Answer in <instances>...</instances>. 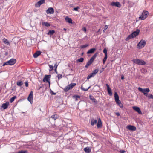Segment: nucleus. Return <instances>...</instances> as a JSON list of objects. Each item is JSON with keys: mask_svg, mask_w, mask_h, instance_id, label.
<instances>
[{"mask_svg": "<svg viewBox=\"0 0 153 153\" xmlns=\"http://www.w3.org/2000/svg\"><path fill=\"white\" fill-rule=\"evenodd\" d=\"M59 116L57 114H54L52 115L50 118L49 120L50 124L49 126L50 127H53V128L55 127V120L58 118Z\"/></svg>", "mask_w": 153, "mask_h": 153, "instance_id": "1", "label": "nucleus"}, {"mask_svg": "<svg viewBox=\"0 0 153 153\" xmlns=\"http://www.w3.org/2000/svg\"><path fill=\"white\" fill-rule=\"evenodd\" d=\"M133 62L138 65H145L146 63L144 60L140 59H134L132 60Z\"/></svg>", "mask_w": 153, "mask_h": 153, "instance_id": "2", "label": "nucleus"}, {"mask_svg": "<svg viewBox=\"0 0 153 153\" xmlns=\"http://www.w3.org/2000/svg\"><path fill=\"white\" fill-rule=\"evenodd\" d=\"M76 85V84L75 83H71L64 88V91L65 92H67L69 90L72 89Z\"/></svg>", "mask_w": 153, "mask_h": 153, "instance_id": "3", "label": "nucleus"}, {"mask_svg": "<svg viewBox=\"0 0 153 153\" xmlns=\"http://www.w3.org/2000/svg\"><path fill=\"white\" fill-rule=\"evenodd\" d=\"M146 43L145 41L142 39L138 43L137 45V47L139 49L143 48L146 45Z\"/></svg>", "mask_w": 153, "mask_h": 153, "instance_id": "4", "label": "nucleus"}, {"mask_svg": "<svg viewBox=\"0 0 153 153\" xmlns=\"http://www.w3.org/2000/svg\"><path fill=\"white\" fill-rule=\"evenodd\" d=\"M138 90L140 91L143 93V94L145 93H148L150 91V90L149 88H142L141 87H139L138 88Z\"/></svg>", "mask_w": 153, "mask_h": 153, "instance_id": "5", "label": "nucleus"}, {"mask_svg": "<svg viewBox=\"0 0 153 153\" xmlns=\"http://www.w3.org/2000/svg\"><path fill=\"white\" fill-rule=\"evenodd\" d=\"M110 5L113 6H115L118 8H120L121 5L119 2H112L110 3Z\"/></svg>", "mask_w": 153, "mask_h": 153, "instance_id": "6", "label": "nucleus"}, {"mask_svg": "<svg viewBox=\"0 0 153 153\" xmlns=\"http://www.w3.org/2000/svg\"><path fill=\"white\" fill-rule=\"evenodd\" d=\"M51 75H46L45 76V77L43 79V82H45L46 81L48 82L49 84L50 83V78L51 76Z\"/></svg>", "mask_w": 153, "mask_h": 153, "instance_id": "7", "label": "nucleus"}, {"mask_svg": "<svg viewBox=\"0 0 153 153\" xmlns=\"http://www.w3.org/2000/svg\"><path fill=\"white\" fill-rule=\"evenodd\" d=\"M33 92L32 91H31L27 98L28 100L31 103H32V102H33Z\"/></svg>", "mask_w": 153, "mask_h": 153, "instance_id": "8", "label": "nucleus"}, {"mask_svg": "<svg viewBox=\"0 0 153 153\" xmlns=\"http://www.w3.org/2000/svg\"><path fill=\"white\" fill-rule=\"evenodd\" d=\"M45 0H40L37 2L35 4V6L36 7H39L41 5L45 3Z\"/></svg>", "mask_w": 153, "mask_h": 153, "instance_id": "9", "label": "nucleus"}, {"mask_svg": "<svg viewBox=\"0 0 153 153\" xmlns=\"http://www.w3.org/2000/svg\"><path fill=\"white\" fill-rule=\"evenodd\" d=\"M46 13L47 14H53L54 13V10L53 7H49L47 10Z\"/></svg>", "mask_w": 153, "mask_h": 153, "instance_id": "10", "label": "nucleus"}, {"mask_svg": "<svg viewBox=\"0 0 153 153\" xmlns=\"http://www.w3.org/2000/svg\"><path fill=\"white\" fill-rule=\"evenodd\" d=\"M132 108L134 110L137 111L139 114H142L140 108L139 107L135 106L133 107Z\"/></svg>", "mask_w": 153, "mask_h": 153, "instance_id": "11", "label": "nucleus"}, {"mask_svg": "<svg viewBox=\"0 0 153 153\" xmlns=\"http://www.w3.org/2000/svg\"><path fill=\"white\" fill-rule=\"evenodd\" d=\"M106 86L107 87V91L110 96H112V92L111 89L109 85L108 84H106Z\"/></svg>", "mask_w": 153, "mask_h": 153, "instance_id": "12", "label": "nucleus"}, {"mask_svg": "<svg viewBox=\"0 0 153 153\" xmlns=\"http://www.w3.org/2000/svg\"><path fill=\"white\" fill-rule=\"evenodd\" d=\"M89 98L92 101V102L94 103L95 105L97 104L98 103V102L91 95H89Z\"/></svg>", "mask_w": 153, "mask_h": 153, "instance_id": "13", "label": "nucleus"}, {"mask_svg": "<svg viewBox=\"0 0 153 153\" xmlns=\"http://www.w3.org/2000/svg\"><path fill=\"white\" fill-rule=\"evenodd\" d=\"M127 128L132 131H134L136 130V127L135 126L131 125L127 126Z\"/></svg>", "mask_w": 153, "mask_h": 153, "instance_id": "14", "label": "nucleus"}, {"mask_svg": "<svg viewBox=\"0 0 153 153\" xmlns=\"http://www.w3.org/2000/svg\"><path fill=\"white\" fill-rule=\"evenodd\" d=\"M16 60L14 59H12L8 60L10 65H14L16 62Z\"/></svg>", "mask_w": 153, "mask_h": 153, "instance_id": "15", "label": "nucleus"}, {"mask_svg": "<svg viewBox=\"0 0 153 153\" xmlns=\"http://www.w3.org/2000/svg\"><path fill=\"white\" fill-rule=\"evenodd\" d=\"M65 20L68 23L70 24H73L72 19L71 18L69 17L68 16H66L65 17Z\"/></svg>", "mask_w": 153, "mask_h": 153, "instance_id": "16", "label": "nucleus"}, {"mask_svg": "<svg viewBox=\"0 0 153 153\" xmlns=\"http://www.w3.org/2000/svg\"><path fill=\"white\" fill-rule=\"evenodd\" d=\"M41 54V52L40 51H36L33 55V56L34 58H37Z\"/></svg>", "mask_w": 153, "mask_h": 153, "instance_id": "17", "label": "nucleus"}, {"mask_svg": "<svg viewBox=\"0 0 153 153\" xmlns=\"http://www.w3.org/2000/svg\"><path fill=\"white\" fill-rule=\"evenodd\" d=\"M9 104V102H7L5 103L2 104V107L4 109H5L7 108Z\"/></svg>", "mask_w": 153, "mask_h": 153, "instance_id": "18", "label": "nucleus"}, {"mask_svg": "<svg viewBox=\"0 0 153 153\" xmlns=\"http://www.w3.org/2000/svg\"><path fill=\"white\" fill-rule=\"evenodd\" d=\"M114 99L115 102L120 100L119 96L116 92H115L114 94Z\"/></svg>", "mask_w": 153, "mask_h": 153, "instance_id": "19", "label": "nucleus"}, {"mask_svg": "<svg viewBox=\"0 0 153 153\" xmlns=\"http://www.w3.org/2000/svg\"><path fill=\"white\" fill-rule=\"evenodd\" d=\"M102 123L101 120L100 118L98 119V122L97 123V126L98 128H101L102 127Z\"/></svg>", "mask_w": 153, "mask_h": 153, "instance_id": "20", "label": "nucleus"}, {"mask_svg": "<svg viewBox=\"0 0 153 153\" xmlns=\"http://www.w3.org/2000/svg\"><path fill=\"white\" fill-rule=\"evenodd\" d=\"M41 133H43L44 134H51L49 132V131L46 128L43 129L40 131Z\"/></svg>", "mask_w": 153, "mask_h": 153, "instance_id": "21", "label": "nucleus"}, {"mask_svg": "<svg viewBox=\"0 0 153 153\" xmlns=\"http://www.w3.org/2000/svg\"><path fill=\"white\" fill-rule=\"evenodd\" d=\"M91 148L89 147H87L84 149V150L86 153H89L91 151Z\"/></svg>", "mask_w": 153, "mask_h": 153, "instance_id": "22", "label": "nucleus"}, {"mask_svg": "<svg viewBox=\"0 0 153 153\" xmlns=\"http://www.w3.org/2000/svg\"><path fill=\"white\" fill-rule=\"evenodd\" d=\"M140 30L139 29H137L135 31L133 32L132 33L134 36V37H136L139 33Z\"/></svg>", "mask_w": 153, "mask_h": 153, "instance_id": "23", "label": "nucleus"}, {"mask_svg": "<svg viewBox=\"0 0 153 153\" xmlns=\"http://www.w3.org/2000/svg\"><path fill=\"white\" fill-rule=\"evenodd\" d=\"M96 49L95 48H92L89 50L87 52V53L88 54H92L94 53L95 50Z\"/></svg>", "mask_w": 153, "mask_h": 153, "instance_id": "24", "label": "nucleus"}, {"mask_svg": "<svg viewBox=\"0 0 153 153\" xmlns=\"http://www.w3.org/2000/svg\"><path fill=\"white\" fill-rule=\"evenodd\" d=\"M93 61L91 60V59L85 65V67L86 68H88V67L91 65V64L93 63Z\"/></svg>", "mask_w": 153, "mask_h": 153, "instance_id": "25", "label": "nucleus"}, {"mask_svg": "<svg viewBox=\"0 0 153 153\" xmlns=\"http://www.w3.org/2000/svg\"><path fill=\"white\" fill-rule=\"evenodd\" d=\"M134 38V36L132 33L131 34L129 35L126 38V40L128 41L131 38Z\"/></svg>", "mask_w": 153, "mask_h": 153, "instance_id": "26", "label": "nucleus"}, {"mask_svg": "<svg viewBox=\"0 0 153 153\" xmlns=\"http://www.w3.org/2000/svg\"><path fill=\"white\" fill-rule=\"evenodd\" d=\"M116 104L121 108L123 107V104L121 103V102L119 100L116 102Z\"/></svg>", "mask_w": 153, "mask_h": 153, "instance_id": "27", "label": "nucleus"}, {"mask_svg": "<svg viewBox=\"0 0 153 153\" xmlns=\"http://www.w3.org/2000/svg\"><path fill=\"white\" fill-rule=\"evenodd\" d=\"M98 54V52H97L95 53V54L92 56V57L90 59L94 61V59L96 58Z\"/></svg>", "mask_w": 153, "mask_h": 153, "instance_id": "28", "label": "nucleus"}, {"mask_svg": "<svg viewBox=\"0 0 153 153\" xmlns=\"http://www.w3.org/2000/svg\"><path fill=\"white\" fill-rule=\"evenodd\" d=\"M97 123V120L96 119H92L91 120V124L92 126L94 125L95 124H96Z\"/></svg>", "mask_w": 153, "mask_h": 153, "instance_id": "29", "label": "nucleus"}, {"mask_svg": "<svg viewBox=\"0 0 153 153\" xmlns=\"http://www.w3.org/2000/svg\"><path fill=\"white\" fill-rule=\"evenodd\" d=\"M3 41L4 43L7 45H10V42L7 39L4 38L3 39Z\"/></svg>", "mask_w": 153, "mask_h": 153, "instance_id": "30", "label": "nucleus"}, {"mask_svg": "<svg viewBox=\"0 0 153 153\" xmlns=\"http://www.w3.org/2000/svg\"><path fill=\"white\" fill-rule=\"evenodd\" d=\"M80 96L78 95H74L73 96V99H75V101H77L78 100V98H80Z\"/></svg>", "mask_w": 153, "mask_h": 153, "instance_id": "31", "label": "nucleus"}, {"mask_svg": "<svg viewBox=\"0 0 153 153\" xmlns=\"http://www.w3.org/2000/svg\"><path fill=\"white\" fill-rule=\"evenodd\" d=\"M55 33V31L53 30H50L48 31L47 34L48 35L51 36V35Z\"/></svg>", "mask_w": 153, "mask_h": 153, "instance_id": "32", "label": "nucleus"}, {"mask_svg": "<svg viewBox=\"0 0 153 153\" xmlns=\"http://www.w3.org/2000/svg\"><path fill=\"white\" fill-rule=\"evenodd\" d=\"M84 59L83 57H81L79 59H78L76 60V62L77 63L82 62L84 61Z\"/></svg>", "mask_w": 153, "mask_h": 153, "instance_id": "33", "label": "nucleus"}, {"mask_svg": "<svg viewBox=\"0 0 153 153\" xmlns=\"http://www.w3.org/2000/svg\"><path fill=\"white\" fill-rule=\"evenodd\" d=\"M42 25L47 27H48L50 26V24L47 22H43L42 23Z\"/></svg>", "mask_w": 153, "mask_h": 153, "instance_id": "34", "label": "nucleus"}, {"mask_svg": "<svg viewBox=\"0 0 153 153\" xmlns=\"http://www.w3.org/2000/svg\"><path fill=\"white\" fill-rule=\"evenodd\" d=\"M95 75H94L92 73H90L87 76V79H89L90 78H91V77H93Z\"/></svg>", "mask_w": 153, "mask_h": 153, "instance_id": "35", "label": "nucleus"}, {"mask_svg": "<svg viewBox=\"0 0 153 153\" xmlns=\"http://www.w3.org/2000/svg\"><path fill=\"white\" fill-rule=\"evenodd\" d=\"M16 98V96H14L12 98H11L10 100V102H12L15 100V99Z\"/></svg>", "mask_w": 153, "mask_h": 153, "instance_id": "36", "label": "nucleus"}, {"mask_svg": "<svg viewBox=\"0 0 153 153\" xmlns=\"http://www.w3.org/2000/svg\"><path fill=\"white\" fill-rule=\"evenodd\" d=\"M142 13L146 17V18L148 16V12L147 11H144Z\"/></svg>", "mask_w": 153, "mask_h": 153, "instance_id": "37", "label": "nucleus"}, {"mask_svg": "<svg viewBox=\"0 0 153 153\" xmlns=\"http://www.w3.org/2000/svg\"><path fill=\"white\" fill-rule=\"evenodd\" d=\"M139 18L140 19L143 20H144L146 18L142 13L141 15L139 17Z\"/></svg>", "mask_w": 153, "mask_h": 153, "instance_id": "38", "label": "nucleus"}, {"mask_svg": "<svg viewBox=\"0 0 153 153\" xmlns=\"http://www.w3.org/2000/svg\"><path fill=\"white\" fill-rule=\"evenodd\" d=\"M23 82L22 81H19L17 82L16 84L18 86H21L23 84Z\"/></svg>", "mask_w": 153, "mask_h": 153, "instance_id": "39", "label": "nucleus"}, {"mask_svg": "<svg viewBox=\"0 0 153 153\" xmlns=\"http://www.w3.org/2000/svg\"><path fill=\"white\" fill-rule=\"evenodd\" d=\"M91 87V86H89L87 88H84L82 86L81 87V89L84 91H87L88 89H89Z\"/></svg>", "mask_w": 153, "mask_h": 153, "instance_id": "40", "label": "nucleus"}, {"mask_svg": "<svg viewBox=\"0 0 153 153\" xmlns=\"http://www.w3.org/2000/svg\"><path fill=\"white\" fill-rule=\"evenodd\" d=\"M99 69L98 68L95 69L92 72L94 75H95L96 74H97L98 71Z\"/></svg>", "mask_w": 153, "mask_h": 153, "instance_id": "41", "label": "nucleus"}, {"mask_svg": "<svg viewBox=\"0 0 153 153\" xmlns=\"http://www.w3.org/2000/svg\"><path fill=\"white\" fill-rule=\"evenodd\" d=\"M27 151L26 150H22L19 151L17 153H27Z\"/></svg>", "mask_w": 153, "mask_h": 153, "instance_id": "42", "label": "nucleus"}, {"mask_svg": "<svg viewBox=\"0 0 153 153\" xmlns=\"http://www.w3.org/2000/svg\"><path fill=\"white\" fill-rule=\"evenodd\" d=\"M89 46V45L88 44H86L85 45H83L81 46V48H86V47L88 46Z\"/></svg>", "mask_w": 153, "mask_h": 153, "instance_id": "43", "label": "nucleus"}, {"mask_svg": "<svg viewBox=\"0 0 153 153\" xmlns=\"http://www.w3.org/2000/svg\"><path fill=\"white\" fill-rule=\"evenodd\" d=\"M49 66L50 68V69H49V71H52L53 69V66L52 65H49Z\"/></svg>", "mask_w": 153, "mask_h": 153, "instance_id": "44", "label": "nucleus"}, {"mask_svg": "<svg viewBox=\"0 0 153 153\" xmlns=\"http://www.w3.org/2000/svg\"><path fill=\"white\" fill-rule=\"evenodd\" d=\"M5 65H10L8 61L4 63L3 64V66H4Z\"/></svg>", "mask_w": 153, "mask_h": 153, "instance_id": "45", "label": "nucleus"}, {"mask_svg": "<svg viewBox=\"0 0 153 153\" xmlns=\"http://www.w3.org/2000/svg\"><path fill=\"white\" fill-rule=\"evenodd\" d=\"M103 52L104 53L105 55L107 54V50L106 48H105L103 49Z\"/></svg>", "mask_w": 153, "mask_h": 153, "instance_id": "46", "label": "nucleus"}, {"mask_svg": "<svg viewBox=\"0 0 153 153\" xmlns=\"http://www.w3.org/2000/svg\"><path fill=\"white\" fill-rule=\"evenodd\" d=\"M80 8V7H74L73 8L74 10L75 11H78V10Z\"/></svg>", "mask_w": 153, "mask_h": 153, "instance_id": "47", "label": "nucleus"}, {"mask_svg": "<svg viewBox=\"0 0 153 153\" xmlns=\"http://www.w3.org/2000/svg\"><path fill=\"white\" fill-rule=\"evenodd\" d=\"M50 94L51 95H55L56 94V93H54L52 91L51 89L50 90Z\"/></svg>", "mask_w": 153, "mask_h": 153, "instance_id": "48", "label": "nucleus"}, {"mask_svg": "<svg viewBox=\"0 0 153 153\" xmlns=\"http://www.w3.org/2000/svg\"><path fill=\"white\" fill-rule=\"evenodd\" d=\"M148 97L149 99H153V95L152 94H149L148 95Z\"/></svg>", "mask_w": 153, "mask_h": 153, "instance_id": "49", "label": "nucleus"}, {"mask_svg": "<svg viewBox=\"0 0 153 153\" xmlns=\"http://www.w3.org/2000/svg\"><path fill=\"white\" fill-rule=\"evenodd\" d=\"M57 77L58 78V79H59L60 78H62V75L61 74H59L57 75Z\"/></svg>", "mask_w": 153, "mask_h": 153, "instance_id": "50", "label": "nucleus"}, {"mask_svg": "<svg viewBox=\"0 0 153 153\" xmlns=\"http://www.w3.org/2000/svg\"><path fill=\"white\" fill-rule=\"evenodd\" d=\"M25 85L26 87H27L28 86V82L27 81L25 82Z\"/></svg>", "mask_w": 153, "mask_h": 153, "instance_id": "51", "label": "nucleus"}, {"mask_svg": "<svg viewBox=\"0 0 153 153\" xmlns=\"http://www.w3.org/2000/svg\"><path fill=\"white\" fill-rule=\"evenodd\" d=\"M82 30L84 31L85 32H86V27H84L82 29Z\"/></svg>", "mask_w": 153, "mask_h": 153, "instance_id": "52", "label": "nucleus"}, {"mask_svg": "<svg viewBox=\"0 0 153 153\" xmlns=\"http://www.w3.org/2000/svg\"><path fill=\"white\" fill-rule=\"evenodd\" d=\"M58 65H57V63L56 62V64H55L54 67L55 68H57Z\"/></svg>", "mask_w": 153, "mask_h": 153, "instance_id": "53", "label": "nucleus"}, {"mask_svg": "<svg viewBox=\"0 0 153 153\" xmlns=\"http://www.w3.org/2000/svg\"><path fill=\"white\" fill-rule=\"evenodd\" d=\"M108 25H105V27H104L105 30H106L108 28Z\"/></svg>", "mask_w": 153, "mask_h": 153, "instance_id": "54", "label": "nucleus"}, {"mask_svg": "<svg viewBox=\"0 0 153 153\" xmlns=\"http://www.w3.org/2000/svg\"><path fill=\"white\" fill-rule=\"evenodd\" d=\"M120 152L121 153H125V151L124 150H120Z\"/></svg>", "mask_w": 153, "mask_h": 153, "instance_id": "55", "label": "nucleus"}, {"mask_svg": "<svg viewBox=\"0 0 153 153\" xmlns=\"http://www.w3.org/2000/svg\"><path fill=\"white\" fill-rule=\"evenodd\" d=\"M144 95L146 96L147 97H148L149 95H148V93H145L144 94Z\"/></svg>", "mask_w": 153, "mask_h": 153, "instance_id": "56", "label": "nucleus"}, {"mask_svg": "<svg viewBox=\"0 0 153 153\" xmlns=\"http://www.w3.org/2000/svg\"><path fill=\"white\" fill-rule=\"evenodd\" d=\"M107 54L105 55V57H104V59L107 60Z\"/></svg>", "mask_w": 153, "mask_h": 153, "instance_id": "57", "label": "nucleus"}, {"mask_svg": "<svg viewBox=\"0 0 153 153\" xmlns=\"http://www.w3.org/2000/svg\"><path fill=\"white\" fill-rule=\"evenodd\" d=\"M115 114L117 116H120V114L119 112H116L115 113Z\"/></svg>", "mask_w": 153, "mask_h": 153, "instance_id": "58", "label": "nucleus"}, {"mask_svg": "<svg viewBox=\"0 0 153 153\" xmlns=\"http://www.w3.org/2000/svg\"><path fill=\"white\" fill-rule=\"evenodd\" d=\"M106 60V59H103V63L104 64H105Z\"/></svg>", "mask_w": 153, "mask_h": 153, "instance_id": "59", "label": "nucleus"}, {"mask_svg": "<svg viewBox=\"0 0 153 153\" xmlns=\"http://www.w3.org/2000/svg\"><path fill=\"white\" fill-rule=\"evenodd\" d=\"M124 79V76L123 75H122L121 76V79L122 80H123Z\"/></svg>", "mask_w": 153, "mask_h": 153, "instance_id": "60", "label": "nucleus"}, {"mask_svg": "<svg viewBox=\"0 0 153 153\" xmlns=\"http://www.w3.org/2000/svg\"><path fill=\"white\" fill-rule=\"evenodd\" d=\"M142 71H143L142 72H143V73L146 72V70H145V69H142Z\"/></svg>", "mask_w": 153, "mask_h": 153, "instance_id": "61", "label": "nucleus"}, {"mask_svg": "<svg viewBox=\"0 0 153 153\" xmlns=\"http://www.w3.org/2000/svg\"><path fill=\"white\" fill-rule=\"evenodd\" d=\"M57 68H55V70H54V71H55V72L56 73V74H58V72L57 71Z\"/></svg>", "mask_w": 153, "mask_h": 153, "instance_id": "62", "label": "nucleus"}, {"mask_svg": "<svg viewBox=\"0 0 153 153\" xmlns=\"http://www.w3.org/2000/svg\"><path fill=\"white\" fill-rule=\"evenodd\" d=\"M104 69L105 68H102V71H100V72L102 73V72L104 70Z\"/></svg>", "mask_w": 153, "mask_h": 153, "instance_id": "63", "label": "nucleus"}, {"mask_svg": "<svg viewBox=\"0 0 153 153\" xmlns=\"http://www.w3.org/2000/svg\"><path fill=\"white\" fill-rule=\"evenodd\" d=\"M100 29H99L97 31V33L99 32L100 31Z\"/></svg>", "mask_w": 153, "mask_h": 153, "instance_id": "64", "label": "nucleus"}]
</instances>
